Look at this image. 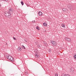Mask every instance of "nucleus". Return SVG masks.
I'll use <instances>...</instances> for the list:
<instances>
[{
  "mask_svg": "<svg viewBox=\"0 0 76 76\" xmlns=\"http://www.w3.org/2000/svg\"><path fill=\"white\" fill-rule=\"evenodd\" d=\"M4 15L5 16L7 17V18H11V15L10 14L9 12H4Z\"/></svg>",
  "mask_w": 76,
  "mask_h": 76,
  "instance_id": "f257e3e1",
  "label": "nucleus"
},
{
  "mask_svg": "<svg viewBox=\"0 0 76 76\" xmlns=\"http://www.w3.org/2000/svg\"><path fill=\"white\" fill-rule=\"evenodd\" d=\"M38 50L37 49H35L34 50V52L35 53V57L36 58H38L39 57V56L38 55Z\"/></svg>",
  "mask_w": 76,
  "mask_h": 76,
  "instance_id": "f03ea898",
  "label": "nucleus"
},
{
  "mask_svg": "<svg viewBox=\"0 0 76 76\" xmlns=\"http://www.w3.org/2000/svg\"><path fill=\"white\" fill-rule=\"evenodd\" d=\"M4 56H5V57L7 58V59H9V57H10V55L8 54L5 53L4 54Z\"/></svg>",
  "mask_w": 76,
  "mask_h": 76,
  "instance_id": "7ed1b4c3",
  "label": "nucleus"
},
{
  "mask_svg": "<svg viewBox=\"0 0 76 76\" xmlns=\"http://www.w3.org/2000/svg\"><path fill=\"white\" fill-rule=\"evenodd\" d=\"M9 60H10L11 61H14V58L13 57H12V56H10V57H9Z\"/></svg>",
  "mask_w": 76,
  "mask_h": 76,
  "instance_id": "20e7f679",
  "label": "nucleus"
},
{
  "mask_svg": "<svg viewBox=\"0 0 76 76\" xmlns=\"http://www.w3.org/2000/svg\"><path fill=\"white\" fill-rule=\"evenodd\" d=\"M52 43L54 46H56L57 45V43H56V42H54V41H52Z\"/></svg>",
  "mask_w": 76,
  "mask_h": 76,
  "instance_id": "39448f33",
  "label": "nucleus"
},
{
  "mask_svg": "<svg viewBox=\"0 0 76 76\" xmlns=\"http://www.w3.org/2000/svg\"><path fill=\"white\" fill-rule=\"evenodd\" d=\"M8 12L10 14V15H11L13 13V10H12V9H9Z\"/></svg>",
  "mask_w": 76,
  "mask_h": 76,
  "instance_id": "423d86ee",
  "label": "nucleus"
},
{
  "mask_svg": "<svg viewBox=\"0 0 76 76\" xmlns=\"http://www.w3.org/2000/svg\"><path fill=\"white\" fill-rule=\"evenodd\" d=\"M65 40L66 41H71V40L70 39L67 38V37H66L65 38Z\"/></svg>",
  "mask_w": 76,
  "mask_h": 76,
  "instance_id": "0eeeda50",
  "label": "nucleus"
},
{
  "mask_svg": "<svg viewBox=\"0 0 76 76\" xmlns=\"http://www.w3.org/2000/svg\"><path fill=\"white\" fill-rule=\"evenodd\" d=\"M62 10L64 12H66L67 11V9L66 8H63L62 9Z\"/></svg>",
  "mask_w": 76,
  "mask_h": 76,
  "instance_id": "6e6552de",
  "label": "nucleus"
},
{
  "mask_svg": "<svg viewBox=\"0 0 76 76\" xmlns=\"http://www.w3.org/2000/svg\"><path fill=\"white\" fill-rule=\"evenodd\" d=\"M43 43L46 47H47V46H48V45H47V42H43Z\"/></svg>",
  "mask_w": 76,
  "mask_h": 76,
  "instance_id": "1a4fd4ad",
  "label": "nucleus"
},
{
  "mask_svg": "<svg viewBox=\"0 0 76 76\" xmlns=\"http://www.w3.org/2000/svg\"><path fill=\"white\" fill-rule=\"evenodd\" d=\"M38 14L39 16H42V12H38Z\"/></svg>",
  "mask_w": 76,
  "mask_h": 76,
  "instance_id": "9d476101",
  "label": "nucleus"
},
{
  "mask_svg": "<svg viewBox=\"0 0 76 76\" xmlns=\"http://www.w3.org/2000/svg\"><path fill=\"white\" fill-rule=\"evenodd\" d=\"M71 70V71H74V68H73V67H72L71 68V69H70Z\"/></svg>",
  "mask_w": 76,
  "mask_h": 76,
  "instance_id": "9b49d317",
  "label": "nucleus"
},
{
  "mask_svg": "<svg viewBox=\"0 0 76 76\" xmlns=\"http://www.w3.org/2000/svg\"><path fill=\"white\" fill-rule=\"evenodd\" d=\"M41 45H37V47H38L40 49V48H41Z\"/></svg>",
  "mask_w": 76,
  "mask_h": 76,
  "instance_id": "f8f14e48",
  "label": "nucleus"
},
{
  "mask_svg": "<svg viewBox=\"0 0 76 76\" xmlns=\"http://www.w3.org/2000/svg\"><path fill=\"white\" fill-rule=\"evenodd\" d=\"M24 73L25 74V75H27V74H28V73L27 72V71H25L24 72Z\"/></svg>",
  "mask_w": 76,
  "mask_h": 76,
  "instance_id": "ddd939ff",
  "label": "nucleus"
},
{
  "mask_svg": "<svg viewBox=\"0 0 76 76\" xmlns=\"http://www.w3.org/2000/svg\"><path fill=\"white\" fill-rule=\"evenodd\" d=\"M43 25L45 26H47V24L46 23H43Z\"/></svg>",
  "mask_w": 76,
  "mask_h": 76,
  "instance_id": "4468645a",
  "label": "nucleus"
},
{
  "mask_svg": "<svg viewBox=\"0 0 76 76\" xmlns=\"http://www.w3.org/2000/svg\"><path fill=\"white\" fill-rule=\"evenodd\" d=\"M61 26H62V27H63L64 28H65V25H64L63 24H62L61 25Z\"/></svg>",
  "mask_w": 76,
  "mask_h": 76,
  "instance_id": "2eb2a0df",
  "label": "nucleus"
},
{
  "mask_svg": "<svg viewBox=\"0 0 76 76\" xmlns=\"http://www.w3.org/2000/svg\"><path fill=\"white\" fill-rule=\"evenodd\" d=\"M21 3L22 5V6H23V5L24 3H23V1H22L21 2Z\"/></svg>",
  "mask_w": 76,
  "mask_h": 76,
  "instance_id": "dca6fc26",
  "label": "nucleus"
},
{
  "mask_svg": "<svg viewBox=\"0 0 76 76\" xmlns=\"http://www.w3.org/2000/svg\"><path fill=\"white\" fill-rule=\"evenodd\" d=\"M64 76H70L68 74H66L64 75Z\"/></svg>",
  "mask_w": 76,
  "mask_h": 76,
  "instance_id": "f3484780",
  "label": "nucleus"
},
{
  "mask_svg": "<svg viewBox=\"0 0 76 76\" xmlns=\"http://www.w3.org/2000/svg\"><path fill=\"white\" fill-rule=\"evenodd\" d=\"M22 47H23V49H25V46H24L22 45Z\"/></svg>",
  "mask_w": 76,
  "mask_h": 76,
  "instance_id": "a211bd4d",
  "label": "nucleus"
},
{
  "mask_svg": "<svg viewBox=\"0 0 76 76\" xmlns=\"http://www.w3.org/2000/svg\"><path fill=\"white\" fill-rule=\"evenodd\" d=\"M17 50H18L19 51H20V47H19V48H18Z\"/></svg>",
  "mask_w": 76,
  "mask_h": 76,
  "instance_id": "6ab92c4d",
  "label": "nucleus"
},
{
  "mask_svg": "<svg viewBox=\"0 0 76 76\" xmlns=\"http://www.w3.org/2000/svg\"><path fill=\"white\" fill-rule=\"evenodd\" d=\"M35 44H36V45H37V44H38V42L37 41H36L35 42Z\"/></svg>",
  "mask_w": 76,
  "mask_h": 76,
  "instance_id": "aec40b11",
  "label": "nucleus"
},
{
  "mask_svg": "<svg viewBox=\"0 0 76 76\" xmlns=\"http://www.w3.org/2000/svg\"><path fill=\"white\" fill-rule=\"evenodd\" d=\"M20 51H21V50H22V48L21 47H20Z\"/></svg>",
  "mask_w": 76,
  "mask_h": 76,
  "instance_id": "412c9836",
  "label": "nucleus"
},
{
  "mask_svg": "<svg viewBox=\"0 0 76 76\" xmlns=\"http://www.w3.org/2000/svg\"><path fill=\"white\" fill-rule=\"evenodd\" d=\"M36 29H37L39 30V28H38V26H37L36 27Z\"/></svg>",
  "mask_w": 76,
  "mask_h": 76,
  "instance_id": "4be33fe9",
  "label": "nucleus"
},
{
  "mask_svg": "<svg viewBox=\"0 0 76 76\" xmlns=\"http://www.w3.org/2000/svg\"><path fill=\"white\" fill-rule=\"evenodd\" d=\"M55 76H58V74L57 73H56L55 74Z\"/></svg>",
  "mask_w": 76,
  "mask_h": 76,
  "instance_id": "5701e85b",
  "label": "nucleus"
},
{
  "mask_svg": "<svg viewBox=\"0 0 76 76\" xmlns=\"http://www.w3.org/2000/svg\"><path fill=\"white\" fill-rule=\"evenodd\" d=\"M3 1H8V0H1Z\"/></svg>",
  "mask_w": 76,
  "mask_h": 76,
  "instance_id": "b1692460",
  "label": "nucleus"
},
{
  "mask_svg": "<svg viewBox=\"0 0 76 76\" xmlns=\"http://www.w3.org/2000/svg\"><path fill=\"white\" fill-rule=\"evenodd\" d=\"M26 4L27 6V7H28V6H29V5L28 4V3H26Z\"/></svg>",
  "mask_w": 76,
  "mask_h": 76,
  "instance_id": "393cba45",
  "label": "nucleus"
},
{
  "mask_svg": "<svg viewBox=\"0 0 76 76\" xmlns=\"http://www.w3.org/2000/svg\"><path fill=\"white\" fill-rule=\"evenodd\" d=\"M49 52H50V53H51V49H49L48 50Z\"/></svg>",
  "mask_w": 76,
  "mask_h": 76,
  "instance_id": "a878e982",
  "label": "nucleus"
},
{
  "mask_svg": "<svg viewBox=\"0 0 76 76\" xmlns=\"http://www.w3.org/2000/svg\"><path fill=\"white\" fill-rule=\"evenodd\" d=\"M13 39H15V40H16V38H15V37H13Z\"/></svg>",
  "mask_w": 76,
  "mask_h": 76,
  "instance_id": "bb28decb",
  "label": "nucleus"
},
{
  "mask_svg": "<svg viewBox=\"0 0 76 76\" xmlns=\"http://www.w3.org/2000/svg\"><path fill=\"white\" fill-rule=\"evenodd\" d=\"M32 22L33 23H35V21H33Z\"/></svg>",
  "mask_w": 76,
  "mask_h": 76,
  "instance_id": "cd10ccee",
  "label": "nucleus"
},
{
  "mask_svg": "<svg viewBox=\"0 0 76 76\" xmlns=\"http://www.w3.org/2000/svg\"><path fill=\"white\" fill-rule=\"evenodd\" d=\"M25 41L26 42H27V41H26V40H25Z\"/></svg>",
  "mask_w": 76,
  "mask_h": 76,
  "instance_id": "c85d7f7f",
  "label": "nucleus"
},
{
  "mask_svg": "<svg viewBox=\"0 0 76 76\" xmlns=\"http://www.w3.org/2000/svg\"><path fill=\"white\" fill-rule=\"evenodd\" d=\"M1 6V4H0V7Z\"/></svg>",
  "mask_w": 76,
  "mask_h": 76,
  "instance_id": "c756f323",
  "label": "nucleus"
}]
</instances>
